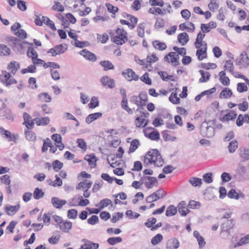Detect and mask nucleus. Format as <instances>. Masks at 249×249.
Returning a JSON list of instances; mask_svg holds the SVG:
<instances>
[{"mask_svg":"<svg viewBox=\"0 0 249 249\" xmlns=\"http://www.w3.org/2000/svg\"><path fill=\"white\" fill-rule=\"evenodd\" d=\"M100 64L104 67V70L106 71L109 70H113L114 69L113 65L109 61H101L100 62Z\"/></svg>","mask_w":249,"mask_h":249,"instance_id":"33","label":"nucleus"},{"mask_svg":"<svg viewBox=\"0 0 249 249\" xmlns=\"http://www.w3.org/2000/svg\"><path fill=\"white\" fill-rule=\"evenodd\" d=\"M102 116V114L100 112H96L89 115L86 118V122L89 124L93 121L97 120Z\"/></svg>","mask_w":249,"mask_h":249,"instance_id":"23","label":"nucleus"},{"mask_svg":"<svg viewBox=\"0 0 249 249\" xmlns=\"http://www.w3.org/2000/svg\"><path fill=\"white\" fill-rule=\"evenodd\" d=\"M240 156L245 160H249V149H244L241 150Z\"/></svg>","mask_w":249,"mask_h":249,"instance_id":"64","label":"nucleus"},{"mask_svg":"<svg viewBox=\"0 0 249 249\" xmlns=\"http://www.w3.org/2000/svg\"><path fill=\"white\" fill-rule=\"evenodd\" d=\"M186 202L184 201H182L178 204L177 207L178 211L181 216H186L190 212L188 207L186 208Z\"/></svg>","mask_w":249,"mask_h":249,"instance_id":"15","label":"nucleus"},{"mask_svg":"<svg viewBox=\"0 0 249 249\" xmlns=\"http://www.w3.org/2000/svg\"><path fill=\"white\" fill-rule=\"evenodd\" d=\"M80 54L88 60L92 62H94L96 60L97 58L96 55L86 49H84L81 51Z\"/></svg>","mask_w":249,"mask_h":249,"instance_id":"13","label":"nucleus"},{"mask_svg":"<svg viewBox=\"0 0 249 249\" xmlns=\"http://www.w3.org/2000/svg\"><path fill=\"white\" fill-rule=\"evenodd\" d=\"M101 82L103 85L107 86L108 88L112 89L114 87V81L107 76H103Z\"/></svg>","mask_w":249,"mask_h":249,"instance_id":"17","label":"nucleus"},{"mask_svg":"<svg viewBox=\"0 0 249 249\" xmlns=\"http://www.w3.org/2000/svg\"><path fill=\"white\" fill-rule=\"evenodd\" d=\"M140 79L142 82H144L146 84L151 85L152 81L151 79L149 77V74L147 72H145L141 78Z\"/></svg>","mask_w":249,"mask_h":249,"instance_id":"60","label":"nucleus"},{"mask_svg":"<svg viewBox=\"0 0 249 249\" xmlns=\"http://www.w3.org/2000/svg\"><path fill=\"white\" fill-rule=\"evenodd\" d=\"M162 240V236L160 234H158L154 236L151 239V243L153 245L159 244Z\"/></svg>","mask_w":249,"mask_h":249,"instance_id":"58","label":"nucleus"},{"mask_svg":"<svg viewBox=\"0 0 249 249\" xmlns=\"http://www.w3.org/2000/svg\"><path fill=\"white\" fill-rule=\"evenodd\" d=\"M248 243H249V234L240 239L239 242L234 245L233 247H237Z\"/></svg>","mask_w":249,"mask_h":249,"instance_id":"53","label":"nucleus"},{"mask_svg":"<svg viewBox=\"0 0 249 249\" xmlns=\"http://www.w3.org/2000/svg\"><path fill=\"white\" fill-rule=\"evenodd\" d=\"M158 60V57L156 54H152L151 55L147 56L146 59V67L150 66L152 63L156 62Z\"/></svg>","mask_w":249,"mask_h":249,"instance_id":"46","label":"nucleus"},{"mask_svg":"<svg viewBox=\"0 0 249 249\" xmlns=\"http://www.w3.org/2000/svg\"><path fill=\"white\" fill-rule=\"evenodd\" d=\"M140 100L142 102L144 106L148 101L147 94L145 92H141L138 95Z\"/></svg>","mask_w":249,"mask_h":249,"instance_id":"62","label":"nucleus"},{"mask_svg":"<svg viewBox=\"0 0 249 249\" xmlns=\"http://www.w3.org/2000/svg\"><path fill=\"white\" fill-rule=\"evenodd\" d=\"M10 49L4 44H0V56H6L10 55Z\"/></svg>","mask_w":249,"mask_h":249,"instance_id":"35","label":"nucleus"},{"mask_svg":"<svg viewBox=\"0 0 249 249\" xmlns=\"http://www.w3.org/2000/svg\"><path fill=\"white\" fill-rule=\"evenodd\" d=\"M178 40L182 45H185L189 41V36L185 32L180 33L178 36Z\"/></svg>","mask_w":249,"mask_h":249,"instance_id":"24","label":"nucleus"},{"mask_svg":"<svg viewBox=\"0 0 249 249\" xmlns=\"http://www.w3.org/2000/svg\"><path fill=\"white\" fill-rule=\"evenodd\" d=\"M26 139L29 141H35L36 139V134L32 131L25 130Z\"/></svg>","mask_w":249,"mask_h":249,"instance_id":"40","label":"nucleus"},{"mask_svg":"<svg viewBox=\"0 0 249 249\" xmlns=\"http://www.w3.org/2000/svg\"><path fill=\"white\" fill-rule=\"evenodd\" d=\"M71 43L72 45H74L75 47L82 48L86 46H88L89 43L88 41H79L78 39H76L75 41H71Z\"/></svg>","mask_w":249,"mask_h":249,"instance_id":"34","label":"nucleus"},{"mask_svg":"<svg viewBox=\"0 0 249 249\" xmlns=\"http://www.w3.org/2000/svg\"><path fill=\"white\" fill-rule=\"evenodd\" d=\"M127 40V37H121L120 36H115L113 38L114 42L117 45H122Z\"/></svg>","mask_w":249,"mask_h":249,"instance_id":"45","label":"nucleus"},{"mask_svg":"<svg viewBox=\"0 0 249 249\" xmlns=\"http://www.w3.org/2000/svg\"><path fill=\"white\" fill-rule=\"evenodd\" d=\"M233 222V220L232 219H227L221 224L220 227V234L222 236L223 238H227L230 235V231L234 227Z\"/></svg>","mask_w":249,"mask_h":249,"instance_id":"3","label":"nucleus"},{"mask_svg":"<svg viewBox=\"0 0 249 249\" xmlns=\"http://www.w3.org/2000/svg\"><path fill=\"white\" fill-rule=\"evenodd\" d=\"M179 246V243L178 241L175 238H171L167 242L166 249H171L173 248L175 249H178Z\"/></svg>","mask_w":249,"mask_h":249,"instance_id":"21","label":"nucleus"},{"mask_svg":"<svg viewBox=\"0 0 249 249\" xmlns=\"http://www.w3.org/2000/svg\"><path fill=\"white\" fill-rule=\"evenodd\" d=\"M67 49V45L65 43H62L50 49L48 53H51L53 56H55L56 55L63 53Z\"/></svg>","mask_w":249,"mask_h":249,"instance_id":"6","label":"nucleus"},{"mask_svg":"<svg viewBox=\"0 0 249 249\" xmlns=\"http://www.w3.org/2000/svg\"><path fill=\"white\" fill-rule=\"evenodd\" d=\"M122 239L120 237H113L108 238L107 242L111 245H114L117 243H121Z\"/></svg>","mask_w":249,"mask_h":249,"instance_id":"51","label":"nucleus"},{"mask_svg":"<svg viewBox=\"0 0 249 249\" xmlns=\"http://www.w3.org/2000/svg\"><path fill=\"white\" fill-rule=\"evenodd\" d=\"M153 45L156 49L161 51L165 50L167 47L165 43L160 42L158 40L153 41Z\"/></svg>","mask_w":249,"mask_h":249,"instance_id":"43","label":"nucleus"},{"mask_svg":"<svg viewBox=\"0 0 249 249\" xmlns=\"http://www.w3.org/2000/svg\"><path fill=\"white\" fill-rule=\"evenodd\" d=\"M52 139L57 143L56 146L60 150L63 149L64 145L62 143V137L60 135L58 134H53L52 136Z\"/></svg>","mask_w":249,"mask_h":249,"instance_id":"19","label":"nucleus"},{"mask_svg":"<svg viewBox=\"0 0 249 249\" xmlns=\"http://www.w3.org/2000/svg\"><path fill=\"white\" fill-rule=\"evenodd\" d=\"M36 67L34 65H31L27 68L23 69L21 70V73L22 74H25L27 72H35Z\"/></svg>","mask_w":249,"mask_h":249,"instance_id":"57","label":"nucleus"},{"mask_svg":"<svg viewBox=\"0 0 249 249\" xmlns=\"http://www.w3.org/2000/svg\"><path fill=\"white\" fill-rule=\"evenodd\" d=\"M205 36V34H202L200 32L198 34L195 43L196 48H199L202 45V43L205 42L203 41Z\"/></svg>","mask_w":249,"mask_h":249,"instance_id":"31","label":"nucleus"},{"mask_svg":"<svg viewBox=\"0 0 249 249\" xmlns=\"http://www.w3.org/2000/svg\"><path fill=\"white\" fill-rule=\"evenodd\" d=\"M228 196L231 199L238 200L240 197L244 198L245 195L243 193H237L235 190L231 189L227 194Z\"/></svg>","mask_w":249,"mask_h":249,"instance_id":"18","label":"nucleus"},{"mask_svg":"<svg viewBox=\"0 0 249 249\" xmlns=\"http://www.w3.org/2000/svg\"><path fill=\"white\" fill-rule=\"evenodd\" d=\"M122 107L129 114H132L133 113V110L131 108H129L127 106V98L122 99L121 102Z\"/></svg>","mask_w":249,"mask_h":249,"instance_id":"42","label":"nucleus"},{"mask_svg":"<svg viewBox=\"0 0 249 249\" xmlns=\"http://www.w3.org/2000/svg\"><path fill=\"white\" fill-rule=\"evenodd\" d=\"M34 197L36 199H39L43 197L44 195V192L42 190L38 188H36L33 193Z\"/></svg>","mask_w":249,"mask_h":249,"instance_id":"48","label":"nucleus"},{"mask_svg":"<svg viewBox=\"0 0 249 249\" xmlns=\"http://www.w3.org/2000/svg\"><path fill=\"white\" fill-rule=\"evenodd\" d=\"M139 144V141L138 140H133L130 143V146L129 149V153L134 152L138 148Z\"/></svg>","mask_w":249,"mask_h":249,"instance_id":"44","label":"nucleus"},{"mask_svg":"<svg viewBox=\"0 0 249 249\" xmlns=\"http://www.w3.org/2000/svg\"><path fill=\"white\" fill-rule=\"evenodd\" d=\"M145 120L142 117H138L135 121V124L137 127L145 126L147 123H145Z\"/></svg>","mask_w":249,"mask_h":249,"instance_id":"54","label":"nucleus"},{"mask_svg":"<svg viewBox=\"0 0 249 249\" xmlns=\"http://www.w3.org/2000/svg\"><path fill=\"white\" fill-rule=\"evenodd\" d=\"M201 47L197 48L198 50L196 52V55L199 60H202L207 57V44L206 42L202 43Z\"/></svg>","mask_w":249,"mask_h":249,"instance_id":"10","label":"nucleus"},{"mask_svg":"<svg viewBox=\"0 0 249 249\" xmlns=\"http://www.w3.org/2000/svg\"><path fill=\"white\" fill-rule=\"evenodd\" d=\"M199 72L201 75V77L199 79V82H206L209 80L210 77L209 72L202 70H199Z\"/></svg>","mask_w":249,"mask_h":249,"instance_id":"32","label":"nucleus"},{"mask_svg":"<svg viewBox=\"0 0 249 249\" xmlns=\"http://www.w3.org/2000/svg\"><path fill=\"white\" fill-rule=\"evenodd\" d=\"M177 212V208L173 205H170L167 207L166 211V215L167 216H171L174 215Z\"/></svg>","mask_w":249,"mask_h":249,"instance_id":"39","label":"nucleus"},{"mask_svg":"<svg viewBox=\"0 0 249 249\" xmlns=\"http://www.w3.org/2000/svg\"><path fill=\"white\" fill-rule=\"evenodd\" d=\"M166 195L165 192L163 189H159L147 197L146 201L147 203H151L164 197Z\"/></svg>","mask_w":249,"mask_h":249,"instance_id":"5","label":"nucleus"},{"mask_svg":"<svg viewBox=\"0 0 249 249\" xmlns=\"http://www.w3.org/2000/svg\"><path fill=\"white\" fill-rule=\"evenodd\" d=\"M38 97L40 100L45 102L49 103L51 101V97L47 93H42L38 95Z\"/></svg>","mask_w":249,"mask_h":249,"instance_id":"50","label":"nucleus"},{"mask_svg":"<svg viewBox=\"0 0 249 249\" xmlns=\"http://www.w3.org/2000/svg\"><path fill=\"white\" fill-rule=\"evenodd\" d=\"M244 123H249V116L248 114L243 115L240 114L236 120V124L238 126H241Z\"/></svg>","mask_w":249,"mask_h":249,"instance_id":"20","label":"nucleus"},{"mask_svg":"<svg viewBox=\"0 0 249 249\" xmlns=\"http://www.w3.org/2000/svg\"><path fill=\"white\" fill-rule=\"evenodd\" d=\"M87 180H86L79 182L78 185L76 187V189L77 190H79L81 189H84L85 188L89 189L90 188L92 185V182L91 181H89L87 182Z\"/></svg>","mask_w":249,"mask_h":249,"instance_id":"28","label":"nucleus"},{"mask_svg":"<svg viewBox=\"0 0 249 249\" xmlns=\"http://www.w3.org/2000/svg\"><path fill=\"white\" fill-rule=\"evenodd\" d=\"M143 163L146 166L153 163L155 166L161 167L164 164V160L158 150L153 149L145 155Z\"/></svg>","mask_w":249,"mask_h":249,"instance_id":"1","label":"nucleus"},{"mask_svg":"<svg viewBox=\"0 0 249 249\" xmlns=\"http://www.w3.org/2000/svg\"><path fill=\"white\" fill-rule=\"evenodd\" d=\"M179 28L182 30H187L191 32H193L195 29V25L192 22L182 23L179 25Z\"/></svg>","mask_w":249,"mask_h":249,"instance_id":"25","label":"nucleus"},{"mask_svg":"<svg viewBox=\"0 0 249 249\" xmlns=\"http://www.w3.org/2000/svg\"><path fill=\"white\" fill-rule=\"evenodd\" d=\"M72 223L70 221H62L59 227L63 232H67L72 228Z\"/></svg>","mask_w":249,"mask_h":249,"instance_id":"27","label":"nucleus"},{"mask_svg":"<svg viewBox=\"0 0 249 249\" xmlns=\"http://www.w3.org/2000/svg\"><path fill=\"white\" fill-rule=\"evenodd\" d=\"M106 6L108 11L113 14H115L118 11V8L117 7H115L110 3H107Z\"/></svg>","mask_w":249,"mask_h":249,"instance_id":"61","label":"nucleus"},{"mask_svg":"<svg viewBox=\"0 0 249 249\" xmlns=\"http://www.w3.org/2000/svg\"><path fill=\"white\" fill-rule=\"evenodd\" d=\"M224 70L229 71L231 73L234 71V66L231 60H229L226 61L224 66Z\"/></svg>","mask_w":249,"mask_h":249,"instance_id":"49","label":"nucleus"},{"mask_svg":"<svg viewBox=\"0 0 249 249\" xmlns=\"http://www.w3.org/2000/svg\"><path fill=\"white\" fill-rule=\"evenodd\" d=\"M19 204H17L16 206L7 205L5 206V210L8 215L12 216L19 210Z\"/></svg>","mask_w":249,"mask_h":249,"instance_id":"16","label":"nucleus"},{"mask_svg":"<svg viewBox=\"0 0 249 249\" xmlns=\"http://www.w3.org/2000/svg\"><path fill=\"white\" fill-rule=\"evenodd\" d=\"M37 125H45L48 124L50 120L49 117H45L40 118H36L34 119Z\"/></svg>","mask_w":249,"mask_h":249,"instance_id":"29","label":"nucleus"},{"mask_svg":"<svg viewBox=\"0 0 249 249\" xmlns=\"http://www.w3.org/2000/svg\"><path fill=\"white\" fill-rule=\"evenodd\" d=\"M210 2L208 4V7L211 11H214L218 9L219 5L217 2V0H210Z\"/></svg>","mask_w":249,"mask_h":249,"instance_id":"52","label":"nucleus"},{"mask_svg":"<svg viewBox=\"0 0 249 249\" xmlns=\"http://www.w3.org/2000/svg\"><path fill=\"white\" fill-rule=\"evenodd\" d=\"M169 101L173 104H177L179 103L180 99L177 97V93H172L169 98Z\"/></svg>","mask_w":249,"mask_h":249,"instance_id":"59","label":"nucleus"},{"mask_svg":"<svg viewBox=\"0 0 249 249\" xmlns=\"http://www.w3.org/2000/svg\"><path fill=\"white\" fill-rule=\"evenodd\" d=\"M85 160L88 161L89 165L91 167H95L96 165V161L97 160L96 157L92 155H87L85 157Z\"/></svg>","mask_w":249,"mask_h":249,"instance_id":"22","label":"nucleus"},{"mask_svg":"<svg viewBox=\"0 0 249 249\" xmlns=\"http://www.w3.org/2000/svg\"><path fill=\"white\" fill-rule=\"evenodd\" d=\"M122 74L129 81L133 80L136 81L139 79V76L136 75L135 72L131 69H127L123 71Z\"/></svg>","mask_w":249,"mask_h":249,"instance_id":"11","label":"nucleus"},{"mask_svg":"<svg viewBox=\"0 0 249 249\" xmlns=\"http://www.w3.org/2000/svg\"><path fill=\"white\" fill-rule=\"evenodd\" d=\"M237 116V113L233 110H230L223 117L219 119L220 121L222 122H227L231 120H234Z\"/></svg>","mask_w":249,"mask_h":249,"instance_id":"12","label":"nucleus"},{"mask_svg":"<svg viewBox=\"0 0 249 249\" xmlns=\"http://www.w3.org/2000/svg\"><path fill=\"white\" fill-rule=\"evenodd\" d=\"M98 244L93 243L89 241H87L81 246L79 249H98Z\"/></svg>","mask_w":249,"mask_h":249,"instance_id":"26","label":"nucleus"},{"mask_svg":"<svg viewBox=\"0 0 249 249\" xmlns=\"http://www.w3.org/2000/svg\"><path fill=\"white\" fill-rule=\"evenodd\" d=\"M43 23L46 24L48 27L53 30H56L53 22L48 17L42 16Z\"/></svg>","mask_w":249,"mask_h":249,"instance_id":"38","label":"nucleus"},{"mask_svg":"<svg viewBox=\"0 0 249 249\" xmlns=\"http://www.w3.org/2000/svg\"><path fill=\"white\" fill-rule=\"evenodd\" d=\"M53 167L55 171H58L61 169L63 166V164L58 160H55L53 162Z\"/></svg>","mask_w":249,"mask_h":249,"instance_id":"63","label":"nucleus"},{"mask_svg":"<svg viewBox=\"0 0 249 249\" xmlns=\"http://www.w3.org/2000/svg\"><path fill=\"white\" fill-rule=\"evenodd\" d=\"M211 121H204L202 123L200 126V133L204 136L207 138H212L214 135V129L213 127L209 124Z\"/></svg>","mask_w":249,"mask_h":249,"instance_id":"2","label":"nucleus"},{"mask_svg":"<svg viewBox=\"0 0 249 249\" xmlns=\"http://www.w3.org/2000/svg\"><path fill=\"white\" fill-rule=\"evenodd\" d=\"M27 54L29 57L32 58V60H33L34 58L37 57L38 56L37 52L31 47L28 48Z\"/></svg>","mask_w":249,"mask_h":249,"instance_id":"56","label":"nucleus"},{"mask_svg":"<svg viewBox=\"0 0 249 249\" xmlns=\"http://www.w3.org/2000/svg\"><path fill=\"white\" fill-rule=\"evenodd\" d=\"M238 147L237 142L236 140H233L229 143L228 145V150L230 153H232L235 152Z\"/></svg>","mask_w":249,"mask_h":249,"instance_id":"47","label":"nucleus"},{"mask_svg":"<svg viewBox=\"0 0 249 249\" xmlns=\"http://www.w3.org/2000/svg\"><path fill=\"white\" fill-rule=\"evenodd\" d=\"M189 181L194 187L200 186L202 184V179L196 177L191 178Z\"/></svg>","mask_w":249,"mask_h":249,"instance_id":"41","label":"nucleus"},{"mask_svg":"<svg viewBox=\"0 0 249 249\" xmlns=\"http://www.w3.org/2000/svg\"><path fill=\"white\" fill-rule=\"evenodd\" d=\"M140 181L144 184L145 187L148 189L158 186V180L155 177L143 176L141 178Z\"/></svg>","mask_w":249,"mask_h":249,"instance_id":"4","label":"nucleus"},{"mask_svg":"<svg viewBox=\"0 0 249 249\" xmlns=\"http://www.w3.org/2000/svg\"><path fill=\"white\" fill-rule=\"evenodd\" d=\"M8 68L11 71V72L15 74L19 69V63L16 61L11 62L8 65Z\"/></svg>","mask_w":249,"mask_h":249,"instance_id":"37","label":"nucleus"},{"mask_svg":"<svg viewBox=\"0 0 249 249\" xmlns=\"http://www.w3.org/2000/svg\"><path fill=\"white\" fill-rule=\"evenodd\" d=\"M236 64L240 66V68L247 67L249 65V58L246 52H243L236 59Z\"/></svg>","mask_w":249,"mask_h":249,"instance_id":"8","label":"nucleus"},{"mask_svg":"<svg viewBox=\"0 0 249 249\" xmlns=\"http://www.w3.org/2000/svg\"><path fill=\"white\" fill-rule=\"evenodd\" d=\"M145 24L144 23H140L137 28L138 35L141 37H143L144 35Z\"/></svg>","mask_w":249,"mask_h":249,"instance_id":"55","label":"nucleus"},{"mask_svg":"<svg viewBox=\"0 0 249 249\" xmlns=\"http://www.w3.org/2000/svg\"><path fill=\"white\" fill-rule=\"evenodd\" d=\"M53 206L56 209H61L67 203L65 200L60 199L58 197H53L51 199Z\"/></svg>","mask_w":249,"mask_h":249,"instance_id":"14","label":"nucleus"},{"mask_svg":"<svg viewBox=\"0 0 249 249\" xmlns=\"http://www.w3.org/2000/svg\"><path fill=\"white\" fill-rule=\"evenodd\" d=\"M0 80L2 82H5L6 86H9L13 84H16L17 81L12 77L10 74L6 71H2L0 75Z\"/></svg>","mask_w":249,"mask_h":249,"instance_id":"7","label":"nucleus"},{"mask_svg":"<svg viewBox=\"0 0 249 249\" xmlns=\"http://www.w3.org/2000/svg\"><path fill=\"white\" fill-rule=\"evenodd\" d=\"M232 95L231 90L229 88H225L221 92L219 97L220 98L228 99Z\"/></svg>","mask_w":249,"mask_h":249,"instance_id":"36","label":"nucleus"},{"mask_svg":"<svg viewBox=\"0 0 249 249\" xmlns=\"http://www.w3.org/2000/svg\"><path fill=\"white\" fill-rule=\"evenodd\" d=\"M164 60L167 62H170L174 66L178 65L179 63V55L175 52H170L164 57Z\"/></svg>","mask_w":249,"mask_h":249,"instance_id":"9","label":"nucleus"},{"mask_svg":"<svg viewBox=\"0 0 249 249\" xmlns=\"http://www.w3.org/2000/svg\"><path fill=\"white\" fill-rule=\"evenodd\" d=\"M130 102L132 103L136 104L138 106L137 110L141 109L142 107L144 106L142 102L140 100L139 96H132L130 99Z\"/></svg>","mask_w":249,"mask_h":249,"instance_id":"30","label":"nucleus"}]
</instances>
